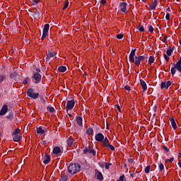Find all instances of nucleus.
I'll return each instance as SVG.
<instances>
[{"label":"nucleus","mask_w":181,"mask_h":181,"mask_svg":"<svg viewBox=\"0 0 181 181\" xmlns=\"http://www.w3.org/2000/svg\"><path fill=\"white\" fill-rule=\"evenodd\" d=\"M136 52V49H132L130 52L129 57V60L130 63H134L136 66H139L141 62L145 60V57L144 56H135Z\"/></svg>","instance_id":"nucleus-1"},{"label":"nucleus","mask_w":181,"mask_h":181,"mask_svg":"<svg viewBox=\"0 0 181 181\" xmlns=\"http://www.w3.org/2000/svg\"><path fill=\"white\" fill-rule=\"evenodd\" d=\"M81 166L78 163H70L68 166V172L71 175H74L75 173H77V172L80 171Z\"/></svg>","instance_id":"nucleus-2"},{"label":"nucleus","mask_w":181,"mask_h":181,"mask_svg":"<svg viewBox=\"0 0 181 181\" xmlns=\"http://www.w3.org/2000/svg\"><path fill=\"white\" fill-rule=\"evenodd\" d=\"M27 95L33 100H36L39 97V93H35L33 88H29L27 91Z\"/></svg>","instance_id":"nucleus-3"},{"label":"nucleus","mask_w":181,"mask_h":181,"mask_svg":"<svg viewBox=\"0 0 181 181\" xmlns=\"http://www.w3.org/2000/svg\"><path fill=\"white\" fill-rule=\"evenodd\" d=\"M56 54H57L56 52H54L53 49L48 50V52L47 53V57H46L47 62H49L52 59H55Z\"/></svg>","instance_id":"nucleus-4"},{"label":"nucleus","mask_w":181,"mask_h":181,"mask_svg":"<svg viewBox=\"0 0 181 181\" xmlns=\"http://www.w3.org/2000/svg\"><path fill=\"white\" fill-rule=\"evenodd\" d=\"M50 28V25L49 24H45L44 25V28H43V31H42V40L46 39V37L47 36L48 33H49V29Z\"/></svg>","instance_id":"nucleus-5"},{"label":"nucleus","mask_w":181,"mask_h":181,"mask_svg":"<svg viewBox=\"0 0 181 181\" xmlns=\"http://www.w3.org/2000/svg\"><path fill=\"white\" fill-rule=\"evenodd\" d=\"M74 105H76V102L74 101V100H69L66 103V110L68 114H69V111H70V110H73L74 108Z\"/></svg>","instance_id":"nucleus-6"},{"label":"nucleus","mask_w":181,"mask_h":181,"mask_svg":"<svg viewBox=\"0 0 181 181\" xmlns=\"http://www.w3.org/2000/svg\"><path fill=\"white\" fill-rule=\"evenodd\" d=\"M170 86H172V82L170 81H165V82H162L160 84V88L163 89L165 88V90H168L169 88V87H170Z\"/></svg>","instance_id":"nucleus-7"},{"label":"nucleus","mask_w":181,"mask_h":181,"mask_svg":"<svg viewBox=\"0 0 181 181\" xmlns=\"http://www.w3.org/2000/svg\"><path fill=\"white\" fill-rule=\"evenodd\" d=\"M104 134L103 133H98L95 136V139L97 141V142H103L104 141Z\"/></svg>","instance_id":"nucleus-8"},{"label":"nucleus","mask_w":181,"mask_h":181,"mask_svg":"<svg viewBox=\"0 0 181 181\" xmlns=\"http://www.w3.org/2000/svg\"><path fill=\"white\" fill-rule=\"evenodd\" d=\"M83 153H85L86 155H87V153H90L91 155H93V156H95V151H94V150L90 148L86 147L85 148H83Z\"/></svg>","instance_id":"nucleus-9"},{"label":"nucleus","mask_w":181,"mask_h":181,"mask_svg":"<svg viewBox=\"0 0 181 181\" xmlns=\"http://www.w3.org/2000/svg\"><path fill=\"white\" fill-rule=\"evenodd\" d=\"M33 78L35 81V83L38 84V83H40V81L42 80V76L39 73H35L33 76Z\"/></svg>","instance_id":"nucleus-10"},{"label":"nucleus","mask_w":181,"mask_h":181,"mask_svg":"<svg viewBox=\"0 0 181 181\" xmlns=\"http://www.w3.org/2000/svg\"><path fill=\"white\" fill-rule=\"evenodd\" d=\"M127 3L122 2L119 4V10L122 12V13H125L127 12Z\"/></svg>","instance_id":"nucleus-11"},{"label":"nucleus","mask_w":181,"mask_h":181,"mask_svg":"<svg viewBox=\"0 0 181 181\" xmlns=\"http://www.w3.org/2000/svg\"><path fill=\"white\" fill-rule=\"evenodd\" d=\"M6 112H8V106L4 105L0 110V115H5Z\"/></svg>","instance_id":"nucleus-12"},{"label":"nucleus","mask_w":181,"mask_h":181,"mask_svg":"<svg viewBox=\"0 0 181 181\" xmlns=\"http://www.w3.org/2000/svg\"><path fill=\"white\" fill-rule=\"evenodd\" d=\"M95 176L98 180H103L104 177L103 176V173L98 170H95Z\"/></svg>","instance_id":"nucleus-13"},{"label":"nucleus","mask_w":181,"mask_h":181,"mask_svg":"<svg viewBox=\"0 0 181 181\" xmlns=\"http://www.w3.org/2000/svg\"><path fill=\"white\" fill-rule=\"evenodd\" d=\"M102 142H103V144L102 145V146L103 148H107L110 144V140H108V138H107V137H105Z\"/></svg>","instance_id":"nucleus-14"},{"label":"nucleus","mask_w":181,"mask_h":181,"mask_svg":"<svg viewBox=\"0 0 181 181\" xmlns=\"http://www.w3.org/2000/svg\"><path fill=\"white\" fill-rule=\"evenodd\" d=\"M49 162H50V155L47 154L43 158V163L45 165H47V163H49Z\"/></svg>","instance_id":"nucleus-15"},{"label":"nucleus","mask_w":181,"mask_h":181,"mask_svg":"<svg viewBox=\"0 0 181 181\" xmlns=\"http://www.w3.org/2000/svg\"><path fill=\"white\" fill-rule=\"evenodd\" d=\"M76 119L78 125L83 127V117L81 116H77Z\"/></svg>","instance_id":"nucleus-16"},{"label":"nucleus","mask_w":181,"mask_h":181,"mask_svg":"<svg viewBox=\"0 0 181 181\" xmlns=\"http://www.w3.org/2000/svg\"><path fill=\"white\" fill-rule=\"evenodd\" d=\"M53 153L54 155H59L62 153V149L59 146H56L53 149Z\"/></svg>","instance_id":"nucleus-17"},{"label":"nucleus","mask_w":181,"mask_h":181,"mask_svg":"<svg viewBox=\"0 0 181 181\" xmlns=\"http://www.w3.org/2000/svg\"><path fill=\"white\" fill-rule=\"evenodd\" d=\"M140 84H141L144 91H146V90H148V86H146V83L144 82V80L140 79Z\"/></svg>","instance_id":"nucleus-18"},{"label":"nucleus","mask_w":181,"mask_h":181,"mask_svg":"<svg viewBox=\"0 0 181 181\" xmlns=\"http://www.w3.org/2000/svg\"><path fill=\"white\" fill-rule=\"evenodd\" d=\"M157 6H158V0H154V1L150 6L149 11H151V9L153 11V9H156Z\"/></svg>","instance_id":"nucleus-19"},{"label":"nucleus","mask_w":181,"mask_h":181,"mask_svg":"<svg viewBox=\"0 0 181 181\" xmlns=\"http://www.w3.org/2000/svg\"><path fill=\"white\" fill-rule=\"evenodd\" d=\"M177 67V71H179V73H181V57H180V59L178 60V62L175 64Z\"/></svg>","instance_id":"nucleus-20"},{"label":"nucleus","mask_w":181,"mask_h":181,"mask_svg":"<svg viewBox=\"0 0 181 181\" xmlns=\"http://www.w3.org/2000/svg\"><path fill=\"white\" fill-rule=\"evenodd\" d=\"M170 121L171 122V125H172V127L173 128V129H176V128H177V125L176 124V122L175 121V118L171 117L170 119Z\"/></svg>","instance_id":"nucleus-21"},{"label":"nucleus","mask_w":181,"mask_h":181,"mask_svg":"<svg viewBox=\"0 0 181 181\" xmlns=\"http://www.w3.org/2000/svg\"><path fill=\"white\" fill-rule=\"evenodd\" d=\"M14 142H19V141H21V139H22V136L21 135H14L13 138Z\"/></svg>","instance_id":"nucleus-22"},{"label":"nucleus","mask_w":181,"mask_h":181,"mask_svg":"<svg viewBox=\"0 0 181 181\" xmlns=\"http://www.w3.org/2000/svg\"><path fill=\"white\" fill-rule=\"evenodd\" d=\"M173 50H174V48H168L166 51V54L168 56V57H170L172 56V53H173Z\"/></svg>","instance_id":"nucleus-23"},{"label":"nucleus","mask_w":181,"mask_h":181,"mask_svg":"<svg viewBox=\"0 0 181 181\" xmlns=\"http://www.w3.org/2000/svg\"><path fill=\"white\" fill-rule=\"evenodd\" d=\"M58 70L61 73H64V71H66V70H67V68L64 66H61L58 68Z\"/></svg>","instance_id":"nucleus-24"},{"label":"nucleus","mask_w":181,"mask_h":181,"mask_svg":"<svg viewBox=\"0 0 181 181\" xmlns=\"http://www.w3.org/2000/svg\"><path fill=\"white\" fill-rule=\"evenodd\" d=\"M73 138L71 137H69L68 139H67V145L68 146H73Z\"/></svg>","instance_id":"nucleus-25"},{"label":"nucleus","mask_w":181,"mask_h":181,"mask_svg":"<svg viewBox=\"0 0 181 181\" xmlns=\"http://www.w3.org/2000/svg\"><path fill=\"white\" fill-rule=\"evenodd\" d=\"M176 70H177V67H176V64H175L174 67L171 68L172 76H175V74H176Z\"/></svg>","instance_id":"nucleus-26"},{"label":"nucleus","mask_w":181,"mask_h":181,"mask_svg":"<svg viewBox=\"0 0 181 181\" xmlns=\"http://www.w3.org/2000/svg\"><path fill=\"white\" fill-rule=\"evenodd\" d=\"M37 134H45V130L43 129H42V127H37Z\"/></svg>","instance_id":"nucleus-27"},{"label":"nucleus","mask_w":181,"mask_h":181,"mask_svg":"<svg viewBox=\"0 0 181 181\" xmlns=\"http://www.w3.org/2000/svg\"><path fill=\"white\" fill-rule=\"evenodd\" d=\"M94 132V130L92 128H88L86 130V134L87 135H91Z\"/></svg>","instance_id":"nucleus-28"},{"label":"nucleus","mask_w":181,"mask_h":181,"mask_svg":"<svg viewBox=\"0 0 181 181\" xmlns=\"http://www.w3.org/2000/svg\"><path fill=\"white\" fill-rule=\"evenodd\" d=\"M153 62H155V57L153 56H150L148 59V63H151V64H152Z\"/></svg>","instance_id":"nucleus-29"},{"label":"nucleus","mask_w":181,"mask_h":181,"mask_svg":"<svg viewBox=\"0 0 181 181\" xmlns=\"http://www.w3.org/2000/svg\"><path fill=\"white\" fill-rule=\"evenodd\" d=\"M20 132L21 129L19 128H17L13 132V135H18V134H20Z\"/></svg>","instance_id":"nucleus-30"},{"label":"nucleus","mask_w":181,"mask_h":181,"mask_svg":"<svg viewBox=\"0 0 181 181\" xmlns=\"http://www.w3.org/2000/svg\"><path fill=\"white\" fill-rule=\"evenodd\" d=\"M39 2H40V0H30L32 5H37Z\"/></svg>","instance_id":"nucleus-31"},{"label":"nucleus","mask_w":181,"mask_h":181,"mask_svg":"<svg viewBox=\"0 0 181 181\" xmlns=\"http://www.w3.org/2000/svg\"><path fill=\"white\" fill-rule=\"evenodd\" d=\"M68 7H69V0H66L65 4H64V7L62 8V9L63 10L67 9Z\"/></svg>","instance_id":"nucleus-32"},{"label":"nucleus","mask_w":181,"mask_h":181,"mask_svg":"<svg viewBox=\"0 0 181 181\" xmlns=\"http://www.w3.org/2000/svg\"><path fill=\"white\" fill-rule=\"evenodd\" d=\"M47 111H49V112H52V113L54 112V107H53L48 106L47 107Z\"/></svg>","instance_id":"nucleus-33"},{"label":"nucleus","mask_w":181,"mask_h":181,"mask_svg":"<svg viewBox=\"0 0 181 181\" xmlns=\"http://www.w3.org/2000/svg\"><path fill=\"white\" fill-rule=\"evenodd\" d=\"M149 170H151V165H147L144 170L145 173H148Z\"/></svg>","instance_id":"nucleus-34"},{"label":"nucleus","mask_w":181,"mask_h":181,"mask_svg":"<svg viewBox=\"0 0 181 181\" xmlns=\"http://www.w3.org/2000/svg\"><path fill=\"white\" fill-rule=\"evenodd\" d=\"M107 148H109L110 151H115V147H114V146H112L111 144H109Z\"/></svg>","instance_id":"nucleus-35"},{"label":"nucleus","mask_w":181,"mask_h":181,"mask_svg":"<svg viewBox=\"0 0 181 181\" xmlns=\"http://www.w3.org/2000/svg\"><path fill=\"white\" fill-rule=\"evenodd\" d=\"M138 30H139V32H145V29L144 28V26H142V25H139Z\"/></svg>","instance_id":"nucleus-36"},{"label":"nucleus","mask_w":181,"mask_h":181,"mask_svg":"<svg viewBox=\"0 0 181 181\" xmlns=\"http://www.w3.org/2000/svg\"><path fill=\"white\" fill-rule=\"evenodd\" d=\"M159 169H160V172H162V170H163V169H165V166L163 165V163H160L159 164Z\"/></svg>","instance_id":"nucleus-37"},{"label":"nucleus","mask_w":181,"mask_h":181,"mask_svg":"<svg viewBox=\"0 0 181 181\" xmlns=\"http://www.w3.org/2000/svg\"><path fill=\"white\" fill-rule=\"evenodd\" d=\"M117 181H125V175H122L119 177V180H117Z\"/></svg>","instance_id":"nucleus-38"},{"label":"nucleus","mask_w":181,"mask_h":181,"mask_svg":"<svg viewBox=\"0 0 181 181\" xmlns=\"http://www.w3.org/2000/svg\"><path fill=\"white\" fill-rule=\"evenodd\" d=\"M164 59H165V60H166V62H169V60L170 59L169 56H168V54H164Z\"/></svg>","instance_id":"nucleus-39"},{"label":"nucleus","mask_w":181,"mask_h":181,"mask_svg":"<svg viewBox=\"0 0 181 181\" xmlns=\"http://www.w3.org/2000/svg\"><path fill=\"white\" fill-rule=\"evenodd\" d=\"M6 77L5 76H0V83H3Z\"/></svg>","instance_id":"nucleus-40"},{"label":"nucleus","mask_w":181,"mask_h":181,"mask_svg":"<svg viewBox=\"0 0 181 181\" xmlns=\"http://www.w3.org/2000/svg\"><path fill=\"white\" fill-rule=\"evenodd\" d=\"M110 166H111V163H105V169H110Z\"/></svg>","instance_id":"nucleus-41"},{"label":"nucleus","mask_w":181,"mask_h":181,"mask_svg":"<svg viewBox=\"0 0 181 181\" xmlns=\"http://www.w3.org/2000/svg\"><path fill=\"white\" fill-rule=\"evenodd\" d=\"M165 19L167 21H169V19H170V13H168L165 16Z\"/></svg>","instance_id":"nucleus-42"},{"label":"nucleus","mask_w":181,"mask_h":181,"mask_svg":"<svg viewBox=\"0 0 181 181\" xmlns=\"http://www.w3.org/2000/svg\"><path fill=\"white\" fill-rule=\"evenodd\" d=\"M148 30L149 32H151V33H153V30H154L153 27L150 25L148 28Z\"/></svg>","instance_id":"nucleus-43"},{"label":"nucleus","mask_w":181,"mask_h":181,"mask_svg":"<svg viewBox=\"0 0 181 181\" xmlns=\"http://www.w3.org/2000/svg\"><path fill=\"white\" fill-rule=\"evenodd\" d=\"M117 37L119 39V40H121L124 37V35L122 34H119L117 35Z\"/></svg>","instance_id":"nucleus-44"},{"label":"nucleus","mask_w":181,"mask_h":181,"mask_svg":"<svg viewBox=\"0 0 181 181\" xmlns=\"http://www.w3.org/2000/svg\"><path fill=\"white\" fill-rule=\"evenodd\" d=\"M125 90H127V91H131V86H124Z\"/></svg>","instance_id":"nucleus-45"},{"label":"nucleus","mask_w":181,"mask_h":181,"mask_svg":"<svg viewBox=\"0 0 181 181\" xmlns=\"http://www.w3.org/2000/svg\"><path fill=\"white\" fill-rule=\"evenodd\" d=\"M28 78H25V79L23 80V84H24V85L28 84Z\"/></svg>","instance_id":"nucleus-46"},{"label":"nucleus","mask_w":181,"mask_h":181,"mask_svg":"<svg viewBox=\"0 0 181 181\" xmlns=\"http://www.w3.org/2000/svg\"><path fill=\"white\" fill-rule=\"evenodd\" d=\"M100 3L102 4V5H105V4H107V1L106 0H101Z\"/></svg>","instance_id":"nucleus-47"},{"label":"nucleus","mask_w":181,"mask_h":181,"mask_svg":"<svg viewBox=\"0 0 181 181\" xmlns=\"http://www.w3.org/2000/svg\"><path fill=\"white\" fill-rule=\"evenodd\" d=\"M173 160H175L174 158H171L168 159V162H170V163H172V162H173Z\"/></svg>","instance_id":"nucleus-48"},{"label":"nucleus","mask_w":181,"mask_h":181,"mask_svg":"<svg viewBox=\"0 0 181 181\" xmlns=\"http://www.w3.org/2000/svg\"><path fill=\"white\" fill-rule=\"evenodd\" d=\"M116 108H117L118 111L121 112V107H119V105H117Z\"/></svg>","instance_id":"nucleus-49"},{"label":"nucleus","mask_w":181,"mask_h":181,"mask_svg":"<svg viewBox=\"0 0 181 181\" xmlns=\"http://www.w3.org/2000/svg\"><path fill=\"white\" fill-rule=\"evenodd\" d=\"M62 180H63V181L67 180V175H64V176H63V178H62Z\"/></svg>","instance_id":"nucleus-50"},{"label":"nucleus","mask_w":181,"mask_h":181,"mask_svg":"<svg viewBox=\"0 0 181 181\" xmlns=\"http://www.w3.org/2000/svg\"><path fill=\"white\" fill-rule=\"evenodd\" d=\"M163 149H165V151H166V152H169V148H168L166 147V146H163Z\"/></svg>","instance_id":"nucleus-51"},{"label":"nucleus","mask_w":181,"mask_h":181,"mask_svg":"<svg viewBox=\"0 0 181 181\" xmlns=\"http://www.w3.org/2000/svg\"><path fill=\"white\" fill-rule=\"evenodd\" d=\"M178 166H180V168H181V161L178 162Z\"/></svg>","instance_id":"nucleus-52"},{"label":"nucleus","mask_w":181,"mask_h":181,"mask_svg":"<svg viewBox=\"0 0 181 181\" xmlns=\"http://www.w3.org/2000/svg\"><path fill=\"white\" fill-rule=\"evenodd\" d=\"M167 11H168V12H170V7H168V8H167Z\"/></svg>","instance_id":"nucleus-53"},{"label":"nucleus","mask_w":181,"mask_h":181,"mask_svg":"<svg viewBox=\"0 0 181 181\" xmlns=\"http://www.w3.org/2000/svg\"><path fill=\"white\" fill-rule=\"evenodd\" d=\"M68 115H69V117H73V115H72L71 114H70V113H68Z\"/></svg>","instance_id":"nucleus-54"},{"label":"nucleus","mask_w":181,"mask_h":181,"mask_svg":"<svg viewBox=\"0 0 181 181\" xmlns=\"http://www.w3.org/2000/svg\"><path fill=\"white\" fill-rule=\"evenodd\" d=\"M130 176H131L132 177H134V174H131Z\"/></svg>","instance_id":"nucleus-55"},{"label":"nucleus","mask_w":181,"mask_h":181,"mask_svg":"<svg viewBox=\"0 0 181 181\" xmlns=\"http://www.w3.org/2000/svg\"><path fill=\"white\" fill-rule=\"evenodd\" d=\"M37 71L40 72V69H37Z\"/></svg>","instance_id":"nucleus-56"},{"label":"nucleus","mask_w":181,"mask_h":181,"mask_svg":"<svg viewBox=\"0 0 181 181\" xmlns=\"http://www.w3.org/2000/svg\"><path fill=\"white\" fill-rule=\"evenodd\" d=\"M179 1H180V0H177V2H179Z\"/></svg>","instance_id":"nucleus-57"},{"label":"nucleus","mask_w":181,"mask_h":181,"mask_svg":"<svg viewBox=\"0 0 181 181\" xmlns=\"http://www.w3.org/2000/svg\"><path fill=\"white\" fill-rule=\"evenodd\" d=\"M0 135H1V132H0Z\"/></svg>","instance_id":"nucleus-58"}]
</instances>
